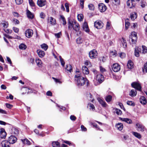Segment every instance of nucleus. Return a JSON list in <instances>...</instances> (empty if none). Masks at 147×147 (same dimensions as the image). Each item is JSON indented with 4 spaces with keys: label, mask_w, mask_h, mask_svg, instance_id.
Masks as SVG:
<instances>
[{
    "label": "nucleus",
    "mask_w": 147,
    "mask_h": 147,
    "mask_svg": "<svg viewBox=\"0 0 147 147\" xmlns=\"http://www.w3.org/2000/svg\"><path fill=\"white\" fill-rule=\"evenodd\" d=\"M11 134H12L17 135L19 133V130L15 127H13L11 129Z\"/></svg>",
    "instance_id": "obj_18"
},
{
    "label": "nucleus",
    "mask_w": 147,
    "mask_h": 147,
    "mask_svg": "<svg viewBox=\"0 0 147 147\" xmlns=\"http://www.w3.org/2000/svg\"><path fill=\"white\" fill-rule=\"evenodd\" d=\"M37 54L40 57L42 58L45 55V53L42 50H37Z\"/></svg>",
    "instance_id": "obj_21"
},
{
    "label": "nucleus",
    "mask_w": 147,
    "mask_h": 147,
    "mask_svg": "<svg viewBox=\"0 0 147 147\" xmlns=\"http://www.w3.org/2000/svg\"><path fill=\"white\" fill-rule=\"evenodd\" d=\"M78 18L79 21H81L83 19V16L82 14H80L78 16Z\"/></svg>",
    "instance_id": "obj_47"
},
{
    "label": "nucleus",
    "mask_w": 147,
    "mask_h": 147,
    "mask_svg": "<svg viewBox=\"0 0 147 147\" xmlns=\"http://www.w3.org/2000/svg\"><path fill=\"white\" fill-rule=\"evenodd\" d=\"M112 69L114 71L117 72L120 69V66L118 64H114L112 66Z\"/></svg>",
    "instance_id": "obj_11"
},
{
    "label": "nucleus",
    "mask_w": 147,
    "mask_h": 147,
    "mask_svg": "<svg viewBox=\"0 0 147 147\" xmlns=\"http://www.w3.org/2000/svg\"><path fill=\"white\" fill-rule=\"evenodd\" d=\"M121 41L122 44V46H121L124 48H126L127 46V43L125 40L124 38H122Z\"/></svg>",
    "instance_id": "obj_25"
},
{
    "label": "nucleus",
    "mask_w": 147,
    "mask_h": 147,
    "mask_svg": "<svg viewBox=\"0 0 147 147\" xmlns=\"http://www.w3.org/2000/svg\"><path fill=\"white\" fill-rule=\"evenodd\" d=\"M116 127L119 130H121L123 129V126L122 123H118L116 125Z\"/></svg>",
    "instance_id": "obj_36"
},
{
    "label": "nucleus",
    "mask_w": 147,
    "mask_h": 147,
    "mask_svg": "<svg viewBox=\"0 0 147 147\" xmlns=\"http://www.w3.org/2000/svg\"><path fill=\"white\" fill-rule=\"evenodd\" d=\"M135 49H137V51L140 53H145L147 52V48L145 46H142V47H136Z\"/></svg>",
    "instance_id": "obj_7"
},
{
    "label": "nucleus",
    "mask_w": 147,
    "mask_h": 147,
    "mask_svg": "<svg viewBox=\"0 0 147 147\" xmlns=\"http://www.w3.org/2000/svg\"><path fill=\"white\" fill-rule=\"evenodd\" d=\"M136 128L137 130L141 132H143L146 130L145 127L141 123H137L136 124Z\"/></svg>",
    "instance_id": "obj_4"
},
{
    "label": "nucleus",
    "mask_w": 147,
    "mask_h": 147,
    "mask_svg": "<svg viewBox=\"0 0 147 147\" xmlns=\"http://www.w3.org/2000/svg\"><path fill=\"white\" fill-rule=\"evenodd\" d=\"M140 102L143 105H145L147 103L146 98L144 96H141L140 98Z\"/></svg>",
    "instance_id": "obj_20"
},
{
    "label": "nucleus",
    "mask_w": 147,
    "mask_h": 147,
    "mask_svg": "<svg viewBox=\"0 0 147 147\" xmlns=\"http://www.w3.org/2000/svg\"><path fill=\"white\" fill-rule=\"evenodd\" d=\"M13 22L15 24H18L19 23V21L17 19H14L13 20Z\"/></svg>",
    "instance_id": "obj_60"
},
{
    "label": "nucleus",
    "mask_w": 147,
    "mask_h": 147,
    "mask_svg": "<svg viewBox=\"0 0 147 147\" xmlns=\"http://www.w3.org/2000/svg\"><path fill=\"white\" fill-rule=\"evenodd\" d=\"M137 35L136 32H134L132 33L131 35L129 37V41H131L132 43H135L137 40Z\"/></svg>",
    "instance_id": "obj_3"
},
{
    "label": "nucleus",
    "mask_w": 147,
    "mask_h": 147,
    "mask_svg": "<svg viewBox=\"0 0 147 147\" xmlns=\"http://www.w3.org/2000/svg\"><path fill=\"white\" fill-rule=\"evenodd\" d=\"M120 57L122 58H124L125 56V54L123 53H122L120 54Z\"/></svg>",
    "instance_id": "obj_64"
},
{
    "label": "nucleus",
    "mask_w": 147,
    "mask_h": 147,
    "mask_svg": "<svg viewBox=\"0 0 147 147\" xmlns=\"http://www.w3.org/2000/svg\"><path fill=\"white\" fill-rule=\"evenodd\" d=\"M33 33V31L31 29H28L26 31L25 34L27 37L30 38L31 37Z\"/></svg>",
    "instance_id": "obj_14"
},
{
    "label": "nucleus",
    "mask_w": 147,
    "mask_h": 147,
    "mask_svg": "<svg viewBox=\"0 0 147 147\" xmlns=\"http://www.w3.org/2000/svg\"><path fill=\"white\" fill-rule=\"evenodd\" d=\"M89 9L90 10H94V7L92 4L90 3L88 5Z\"/></svg>",
    "instance_id": "obj_43"
},
{
    "label": "nucleus",
    "mask_w": 147,
    "mask_h": 147,
    "mask_svg": "<svg viewBox=\"0 0 147 147\" xmlns=\"http://www.w3.org/2000/svg\"><path fill=\"white\" fill-rule=\"evenodd\" d=\"M99 103L102 105V106L104 107H105L107 105V104L106 102L103 100L102 99L100 98H98V99Z\"/></svg>",
    "instance_id": "obj_24"
},
{
    "label": "nucleus",
    "mask_w": 147,
    "mask_h": 147,
    "mask_svg": "<svg viewBox=\"0 0 147 147\" xmlns=\"http://www.w3.org/2000/svg\"><path fill=\"white\" fill-rule=\"evenodd\" d=\"M83 30L87 32H89L90 30L88 24L86 22H84L83 24Z\"/></svg>",
    "instance_id": "obj_17"
},
{
    "label": "nucleus",
    "mask_w": 147,
    "mask_h": 147,
    "mask_svg": "<svg viewBox=\"0 0 147 147\" xmlns=\"http://www.w3.org/2000/svg\"><path fill=\"white\" fill-rule=\"evenodd\" d=\"M70 119L72 121H75L76 118L74 115H71L70 116Z\"/></svg>",
    "instance_id": "obj_63"
},
{
    "label": "nucleus",
    "mask_w": 147,
    "mask_h": 147,
    "mask_svg": "<svg viewBox=\"0 0 147 147\" xmlns=\"http://www.w3.org/2000/svg\"><path fill=\"white\" fill-rule=\"evenodd\" d=\"M83 41V40L80 37L76 39L77 43L78 44H80L82 43Z\"/></svg>",
    "instance_id": "obj_46"
},
{
    "label": "nucleus",
    "mask_w": 147,
    "mask_h": 147,
    "mask_svg": "<svg viewBox=\"0 0 147 147\" xmlns=\"http://www.w3.org/2000/svg\"><path fill=\"white\" fill-rule=\"evenodd\" d=\"M60 145V143L58 142H53L52 143V145L53 147H59Z\"/></svg>",
    "instance_id": "obj_34"
},
{
    "label": "nucleus",
    "mask_w": 147,
    "mask_h": 147,
    "mask_svg": "<svg viewBox=\"0 0 147 147\" xmlns=\"http://www.w3.org/2000/svg\"><path fill=\"white\" fill-rule=\"evenodd\" d=\"M127 104L129 105L134 106V104L132 101H128L127 102Z\"/></svg>",
    "instance_id": "obj_52"
},
{
    "label": "nucleus",
    "mask_w": 147,
    "mask_h": 147,
    "mask_svg": "<svg viewBox=\"0 0 147 147\" xmlns=\"http://www.w3.org/2000/svg\"><path fill=\"white\" fill-rule=\"evenodd\" d=\"M72 67L70 64H68L66 65V67L65 68L67 71H69L70 72H71L72 71Z\"/></svg>",
    "instance_id": "obj_38"
},
{
    "label": "nucleus",
    "mask_w": 147,
    "mask_h": 147,
    "mask_svg": "<svg viewBox=\"0 0 147 147\" xmlns=\"http://www.w3.org/2000/svg\"><path fill=\"white\" fill-rule=\"evenodd\" d=\"M48 22L50 23L52 25H54L56 24L55 19L52 17L49 18L48 19Z\"/></svg>",
    "instance_id": "obj_16"
},
{
    "label": "nucleus",
    "mask_w": 147,
    "mask_h": 147,
    "mask_svg": "<svg viewBox=\"0 0 147 147\" xmlns=\"http://www.w3.org/2000/svg\"><path fill=\"white\" fill-rule=\"evenodd\" d=\"M97 51L95 49H93L89 53V56L91 59L96 58L97 56Z\"/></svg>",
    "instance_id": "obj_8"
},
{
    "label": "nucleus",
    "mask_w": 147,
    "mask_h": 147,
    "mask_svg": "<svg viewBox=\"0 0 147 147\" xmlns=\"http://www.w3.org/2000/svg\"><path fill=\"white\" fill-rule=\"evenodd\" d=\"M82 69L84 74H89V70L87 67L86 66H83Z\"/></svg>",
    "instance_id": "obj_22"
},
{
    "label": "nucleus",
    "mask_w": 147,
    "mask_h": 147,
    "mask_svg": "<svg viewBox=\"0 0 147 147\" xmlns=\"http://www.w3.org/2000/svg\"><path fill=\"white\" fill-rule=\"evenodd\" d=\"M132 134L135 137L139 139H140L142 138L141 134L137 132L133 131L132 132Z\"/></svg>",
    "instance_id": "obj_30"
},
{
    "label": "nucleus",
    "mask_w": 147,
    "mask_h": 147,
    "mask_svg": "<svg viewBox=\"0 0 147 147\" xmlns=\"http://www.w3.org/2000/svg\"><path fill=\"white\" fill-rule=\"evenodd\" d=\"M98 8L101 12H104L107 9V7L103 3H100L98 5Z\"/></svg>",
    "instance_id": "obj_9"
},
{
    "label": "nucleus",
    "mask_w": 147,
    "mask_h": 147,
    "mask_svg": "<svg viewBox=\"0 0 147 147\" xmlns=\"http://www.w3.org/2000/svg\"><path fill=\"white\" fill-rule=\"evenodd\" d=\"M26 14L29 19H32L34 18V15L28 10H26Z\"/></svg>",
    "instance_id": "obj_19"
},
{
    "label": "nucleus",
    "mask_w": 147,
    "mask_h": 147,
    "mask_svg": "<svg viewBox=\"0 0 147 147\" xmlns=\"http://www.w3.org/2000/svg\"><path fill=\"white\" fill-rule=\"evenodd\" d=\"M112 96L110 95H108L105 97V99L107 102H110L112 100Z\"/></svg>",
    "instance_id": "obj_37"
},
{
    "label": "nucleus",
    "mask_w": 147,
    "mask_h": 147,
    "mask_svg": "<svg viewBox=\"0 0 147 147\" xmlns=\"http://www.w3.org/2000/svg\"><path fill=\"white\" fill-rule=\"evenodd\" d=\"M127 4L130 8H132L135 5V1L134 0H128L127 2Z\"/></svg>",
    "instance_id": "obj_13"
},
{
    "label": "nucleus",
    "mask_w": 147,
    "mask_h": 147,
    "mask_svg": "<svg viewBox=\"0 0 147 147\" xmlns=\"http://www.w3.org/2000/svg\"><path fill=\"white\" fill-rule=\"evenodd\" d=\"M46 2L45 0H37V5L40 7L45 5Z\"/></svg>",
    "instance_id": "obj_15"
},
{
    "label": "nucleus",
    "mask_w": 147,
    "mask_h": 147,
    "mask_svg": "<svg viewBox=\"0 0 147 147\" xmlns=\"http://www.w3.org/2000/svg\"><path fill=\"white\" fill-rule=\"evenodd\" d=\"M76 83L77 86L80 87L85 84L86 82L87 85H88V81L86 78H84L80 74H77L75 76Z\"/></svg>",
    "instance_id": "obj_1"
},
{
    "label": "nucleus",
    "mask_w": 147,
    "mask_h": 147,
    "mask_svg": "<svg viewBox=\"0 0 147 147\" xmlns=\"http://www.w3.org/2000/svg\"><path fill=\"white\" fill-rule=\"evenodd\" d=\"M142 71L143 73H147V62L144 64Z\"/></svg>",
    "instance_id": "obj_42"
},
{
    "label": "nucleus",
    "mask_w": 147,
    "mask_h": 147,
    "mask_svg": "<svg viewBox=\"0 0 147 147\" xmlns=\"http://www.w3.org/2000/svg\"><path fill=\"white\" fill-rule=\"evenodd\" d=\"M16 3L18 5L21 4L23 2V0H15Z\"/></svg>",
    "instance_id": "obj_55"
},
{
    "label": "nucleus",
    "mask_w": 147,
    "mask_h": 147,
    "mask_svg": "<svg viewBox=\"0 0 147 147\" xmlns=\"http://www.w3.org/2000/svg\"><path fill=\"white\" fill-rule=\"evenodd\" d=\"M137 91L135 90H131L130 92L129 95L131 97H134L137 94Z\"/></svg>",
    "instance_id": "obj_28"
},
{
    "label": "nucleus",
    "mask_w": 147,
    "mask_h": 147,
    "mask_svg": "<svg viewBox=\"0 0 147 147\" xmlns=\"http://www.w3.org/2000/svg\"><path fill=\"white\" fill-rule=\"evenodd\" d=\"M137 17V13L134 12H133L131 13L130 14V18L131 19L134 20L136 19Z\"/></svg>",
    "instance_id": "obj_31"
},
{
    "label": "nucleus",
    "mask_w": 147,
    "mask_h": 147,
    "mask_svg": "<svg viewBox=\"0 0 147 147\" xmlns=\"http://www.w3.org/2000/svg\"><path fill=\"white\" fill-rule=\"evenodd\" d=\"M20 49L24 50L26 48V46L24 44H21L19 46Z\"/></svg>",
    "instance_id": "obj_41"
},
{
    "label": "nucleus",
    "mask_w": 147,
    "mask_h": 147,
    "mask_svg": "<svg viewBox=\"0 0 147 147\" xmlns=\"http://www.w3.org/2000/svg\"><path fill=\"white\" fill-rule=\"evenodd\" d=\"M137 49H135V55L136 56L138 57L139 56V52L137 51Z\"/></svg>",
    "instance_id": "obj_54"
},
{
    "label": "nucleus",
    "mask_w": 147,
    "mask_h": 147,
    "mask_svg": "<svg viewBox=\"0 0 147 147\" xmlns=\"http://www.w3.org/2000/svg\"><path fill=\"white\" fill-rule=\"evenodd\" d=\"M87 96L88 97V98L89 97L90 98V100L91 101H92V102L94 100L93 99H92V98H93V96H92V94H91L90 93H88V94H87Z\"/></svg>",
    "instance_id": "obj_48"
},
{
    "label": "nucleus",
    "mask_w": 147,
    "mask_h": 147,
    "mask_svg": "<svg viewBox=\"0 0 147 147\" xmlns=\"http://www.w3.org/2000/svg\"><path fill=\"white\" fill-rule=\"evenodd\" d=\"M84 0H80V6L81 7L82 9H83L84 7Z\"/></svg>",
    "instance_id": "obj_50"
},
{
    "label": "nucleus",
    "mask_w": 147,
    "mask_h": 147,
    "mask_svg": "<svg viewBox=\"0 0 147 147\" xmlns=\"http://www.w3.org/2000/svg\"><path fill=\"white\" fill-rule=\"evenodd\" d=\"M45 16V14L42 12H41L40 14V17L42 19H44Z\"/></svg>",
    "instance_id": "obj_56"
},
{
    "label": "nucleus",
    "mask_w": 147,
    "mask_h": 147,
    "mask_svg": "<svg viewBox=\"0 0 147 147\" xmlns=\"http://www.w3.org/2000/svg\"><path fill=\"white\" fill-rule=\"evenodd\" d=\"M17 140V138L16 137L11 136L9 137L7 141L10 144H13L16 142Z\"/></svg>",
    "instance_id": "obj_10"
},
{
    "label": "nucleus",
    "mask_w": 147,
    "mask_h": 147,
    "mask_svg": "<svg viewBox=\"0 0 147 147\" xmlns=\"http://www.w3.org/2000/svg\"><path fill=\"white\" fill-rule=\"evenodd\" d=\"M95 27L98 29L102 28L103 26V24L101 21H96L94 23Z\"/></svg>",
    "instance_id": "obj_6"
},
{
    "label": "nucleus",
    "mask_w": 147,
    "mask_h": 147,
    "mask_svg": "<svg viewBox=\"0 0 147 147\" xmlns=\"http://www.w3.org/2000/svg\"><path fill=\"white\" fill-rule=\"evenodd\" d=\"M4 31L7 33L9 34H11L12 32V31L11 30L7 29H4Z\"/></svg>",
    "instance_id": "obj_58"
},
{
    "label": "nucleus",
    "mask_w": 147,
    "mask_h": 147,
    "mask_svg": "<svg viewBox=\"0 0 147 147\" xmlns=\"http://www.w3.org/2000/svg\"><path fill=\"white\" fill-rule=\"evenodd\" d=\"M54 35L57 38H59L60 37L61 35V32H60L57 33H55Z\"/></svg>",
    "instance_id": "obj_49"
},
{
    "label": "nucleus",
    "mask_w": 147,
    "mask_h": 147,
    "mask_svg": "<svg viewBox=\"0 0 147 147\" xmlns=\"http://www.w3.org/2000/svg\"><path fill=\"white\" fill-rule=\"evenodd\" d=\"M65 7L66 8V11L68 12L69 11V4L67 3H66L65 4Z\"/></svg>",
    "instance_id": "obj_53"
},
{
    "label": "nucleus",
    "mask_w": 147,
    "mask_h": 147,
    "mask_svg": "<svg viewBox=\"0 0 147 147\" xmlns=\"http://www.w3.org/2000/svg\"><path fill=\"white\" fill-rule=\"evenodd\" d=\"M30 5L31 6H34V3L32 1V0H28Z\"/></svg>",
    "instance_id": "obj_59"
},
{
    "label": "nucleus",
    "mask_w": 147,
    "mask_h": 147,
    "mask_svg": "<svg viewBox=\"0 0 147 147\" xmlns=\"http://www.w3.org/2000/svg\"><path fill=\"white\" fill-rule=\"evenodd\" d=\"M131 86L133 88L139 91L141 90L142 87L140 83L138 82H134L131 84Z\"/></svg>",
    "instance_id": "obj_5"
},
{
    "label": "nucleus",
    "mask_w": 147,
    "mask_h": 147,
    "mask_svg": "<svg viewBox=\"0 0 147 147\" xmlns=\"http://www.w3.org/2000/svg\"><path fill=\"white\" fill-rule=\"evenodd\" d=\"M13 30L16 33H18L19 31V29L18 28L15 27H13Z\"/></svg>",
    "instance_id": "obj_62"
},
{
    "label": "nucleus",
    "mask_w": 147,
    "mask_h": 147,
    "mask_svg": "<svg viewBox=\"0 0 147 147\" xmlns=\"http://www.w3.org/2000/svg\"><path fill=\"white\" fill-rule=\"evenodd\" d=\"M128 20V19H127L125 20V28L126 30L129 28L130 25V23L127 21Z\"/></svg>",
    "instance_id": "obj_39"
},
{
    "label": "nucleus",
    "mask_w": 147,
    "mask_h": 147,
    "mask_svg": "<svg viewBox=\"0 0 147 147\" xmlns=\"http://www.w3.org/2000/svg\"><path fill=\"white\" fill-rule=\"evenodd\" d=\"M134 63L131 60H129L127 63V66L129 69H132L133 67Z\"/></svg>",
    "instance_id": "obj_29"
},
{
    "label": "nucleus",
    "mask_w": 147,
    "mask_h": 147,
    "mask_svg": "<svg viewBox=\"0 0 147 147\" xmlns=\"http://www.w3.org/2000/svg\"><path fill=\"white\" fill-rule=\"evenodd\" d=\"M29 89L27 88H21V90L23 92L22 93V94H24L26 93H28L29 92Z\"/></svg>",
    "instance_id": "obj_32"
},
{
    "label": "nucleus",
    "mask_w": 147,
    "mask_h": 147,
    "mask_svg": "<svg viewBox=\"0 0 147 147\" xmlns=\"http://www.w3.org/2000/svg\"><path fill=\"white\" fill-rule=\"evenodd\" d=\"M88 105L89 106L90 109H92L93 111L95 110V107L93 104L90 103L88 104Z\"/></svg>",
    "instance_id": "obj_45"
},
{
    "label": "nucleus",
    "mask_w": 147,
    "mask_h": 147,
    "mask_svg": "<svg viewBox=\"0 0 147 147\" xmlns=\"http://www.w3.org/2000/svg\"><path fill=\"white\" fill-rule=\"evenodd\" d=\"M40 47L42 49H43L45 51H46L48 48V45L45 43H43L41 45Z\"/></svg>",
    "instance_id": "obj_35"
},
{
    "label": "nucleus",
    "mask_w": 147,
    "mask_h": 147,
    "mask_svg": "<svg viewBox=\"0 0 147 147\" xmlns=\"http://www.w3.org/2000/svg\"><path fill=\"white\" fill-rule=\"evenodd\" d=\"M6 133L4 129H2L0 131V136L1 138H4L6 137Z\"/></svg>",
    "instance_id": "obj_27"
},
{
    "label": "nucleus",
    "mask_w": 147,
    "mask_h": 147,
    "mask_svg": "<svg viewBox=\"0 0 147 147\" xmlns=\"http://www.w3.org/2000/svg\"><path fill=\"white\" fill-rule=\"evenodd\" d=\"M21 140L22 142V143L24 144H26L28 145H30V142L27 139H21Z\"/></svg>",
    "instance_id": "obj_33"
},
{
    "label": "nucleus",
    "mask_w": 147,
    "mask_h": 147,
    "mask_svg": "<svg viewBox=\"0 0 147 147\" xmlns=\"http://www.w3.org/2000/svg\"><path fill=\"white\" fill-rule=\"evenodd\" d=\"M81 128L82 131H85L87 130L86 128L83 125H81Z\"/></svg>",
    "instance_id": "obj_61"
},
{
    "label": "nucleus",
    "mask_w": 147,
    "mask_h": 147,
    "mask_svg": "<svg viewBox=\"0 0 147 147\" xmlns=\"http://www.w3.org/2000/svg\"><path fill=\"white\" fill-rule=\"evenodd\" d=\"M96 79L99 83H101L104 80V77L102 75L99 74L97 75Z\"/></svg>",
    "instance_id": "obj_12"
},
{
    "label": "nucleus",
    "mask_w": 147,
    "mask_h": 147,
    "mask_svg": "<svg viewBox=\"0 0 147 147\" xmlns=\"http://www.w3.org/2000/svg\"><path fill=\"white\" fill-rule=\"evenodd\" d=\"M2 147H9L10 144L7 141H3L1 142Z\"/></svg>",
    "instance_id": "obj_23"
},
{
    "label": "nucleus",
    "mask_w": 147,
    "mask_h": 147,
    "mask_svg": "<svg viewBox=\"0 0 147 147\" xmlns=\"http://www.w3.org/2000/svg\"><path fill=\"white\" fill-rule=\"evenodd\" d=\"M110 23L109 22H107L106 25V28L107 29L109 30L111 28Z\"/></svg>",
    "instance_id": "obj_57"
},
{
    "label": "nucleus",
    "mask_w": 147,
    "mask_h": 147,
    "mask_svg": "<svg viewBox=\"0 0 147 147\" xmlns=\"http://www.w3.org/2000/svg\"><path fill=\"white\" fill-rule=\"evenodd\" d=\"M60 18L62 20V22H63V24L64 25H65V24H66V22L64 16L63 15H60Z\"/></svg>",
    "instance_id": "obj_44"
},
{
    "label": "nucleus",
    "mask_w": 147,
    "mask_h": 147,
    "mask_svg": "<svg viewBox=\"0 0 147 147\" xmlns=\"http://www.w3.org/2000/svg\"><path fill=\"white\" fill-rule=\"evenodd\" d=\"M68 28L69 29L71 30L72 28L73 29L78 32L79 30L80 27L79 24L77 23L75 21H68Z\"/></svg>",
    "instance_id": "obj_2"
},
{
    "label": "nucleus",
    "mask_w": 147,
    "mask_h": 147,
    "mask_svg": "<svg viewBox=\"0 0 147 147\" xmlns=\"http://www.w3.org/2000/svg\"><path fill=\"white\" fill-rule=\"evenodd\" d=\"M42 64V62L39 59H37V65L39 67H40Z\"/></svg>",
    "instance_id": "obj_51"
},
{
    "label": "nucleus",
    "mask_w": 147,
    "mask_h": 147,
    "mask_svg": "<svg viewBox=\"0 0 147 147\" xmlns=\"http://www.w3.org/2000/svg\"><path fill=\"white\" fill-rule=\"evenodd\" d=\"M119 119L121 120L125 121L128 123L131 124L132 123V121L130 119L128 118H122L120 117Z\"/></svg>",
    "instance_id": "obj_26"
},
{
    "label": "nucleus",
    "mask_w": 147,
    "mask_h": 147,
    "mask_svg": "<svg viewBox=\"0 0 147 147\" xmlns=\"http://www.w3.org/2000/svg\"><path fill=\"white\" fill-rule=\"evenodd\" d=\"M115 111L118 115H121L122 114V112L121 110L117 108L115 109Z\"/></svg>",
    "instance_id": "obj_40"
}]
</instances>
